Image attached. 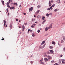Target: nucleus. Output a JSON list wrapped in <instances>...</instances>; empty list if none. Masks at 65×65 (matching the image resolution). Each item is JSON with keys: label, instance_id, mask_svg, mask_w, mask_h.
<instances>
[{"label": "nucleus", "instance_id": "0e129e2a", "mask_svg": "<svg viewBox=\"0 0 65 65\" xmlns=\"http://www.w3.org/2000/svg\"><path fill=\"white\" fill-rule=\"evenodd\" d=\"M24 15H26V13H24Z\"/></svg>", "mask_w": 65, "mask_h": 65}, {"label": "nucleus", "instance_id": "7c9ffc66", "mask_svg": "<svg viewBox=\"0 0 65 65\" xmlns=\"http://www.w3.org/2000/svg\"><path fill=\"white\" fill-rule=\"evenodd\" d=\"M42 61H43V59L42 58V59H41L40 60V61H41V62H42Z\"/></svg>", "mask_w": 65, "mask_h": 65}, {"label": "nucleus", "instance_id": "8fccbe9b", "mask_svg": "<svg viewBox=\"0 0 65 65\" xmlns=\"http://www.w3.org/2000/svg\"><path fill=\"white\" fill-rule=\"evenodd\" d=\"M33 25H34V26H35V25H36V24H33Z\"/></svg>", "mask_w": 65, "mask_h": 65}, {"label": "nucleus", "instance_id": "72a5a7b5", "mask_svg": "<svg viewBox=\"0 0 65 65\" xmlns=\"http://www.w3.org/2000/svg\"><path fill=\"white\" fill-rule=\"evenodd\" d=\"M47 10H50V8H47Z\"/></svg>", "mask_w": 65, "mask_h": 65}, {"label": "nucleus", "instance_id": "aec40b11", "mask_svg": "<svg viewBox=\"0 0 65 65\" xmlns=\"http://www.w3.org/2000/svg\"><path fill=\"white\" fill-rule=\"evenodd\" d=\"M25 27H23V29H22L23 31H24V30H25Z\"/></svg>", "mask_w": 65, "mask_h": 65}, {"label": "nucleus", "instance_id": "5fc2aeb1", "mask_svg": "<svg viewBox=\"0 0 65 65\" xmlns=\"http://www.w3.org/2000/svg\"><path fill=\"white\" fill-rule=\"evenodd\" d=\"M51 2L52 3H53V1H51Z\"/></svg>", "mask_w": 65, "mask_h": 65}, {"label": "nucleus", "instance_id": "6e6d98bb", "mask_svg": "<svg viewBox=\"0 0 65 65\" xmlns=\"http://www.w3.org/2000/svg\"><path fill=\"white\" fill-rule=\"evenodd\" d=\"M7 7H10V6H9V5H7Z\"/></svg>", "mask_w": 65, "mask_h": 65}, {"label": "nucleus", "instance_id": "b1692460", "mask_svg": "<svg viewBox=\"0 0 65 65\" xmlns=\"http://www.w3.org/2000/svg\"><path fill=\"white\" fill-rule=\"evenodd\" d=\"M44 57L45 58H46V57H47V55H46L45 54L44 55Z\"/></svg>", "mask_w": 65, "mask_h": 65}, {"label": "nucleus", "instance_id": "09e8293b", "mask_svg": "<svg viewBox=\"0 0 65 65\" xmlns=\"http://www.w3.org/2000/svg\"><path fill=\"white\" fill-rule=\"evenodd\" d=\"M55 64L56 65H58V63H55Z\"/></svg>", "mask_w": 65, "mask_h": 65}, {"label": "nucleus", "instance_id": "6ab92c4d", "mask_svg": "<svg viewBox=\"0 0 65 65\" xmlns=\"http://www.w3.org/2000/svg\"><path fill=\"white\" fill-rule=\"evenodd\" d=\"M39 11H40V10H39L37 11L36 13H39Z\"/></svg>", "mask_w": 65, "mask_h": 65}, {"label": "nucleus", "instance_id": "f03ea898", "mask_svg": "<svg viewBox=\"0 0 65 65\" xmlns=\"http://www.w3.org/2000/svg\"><path fill=\"white\" fill-rule=\"evenodd\" d=\"M33 9V7H32L29 9V12H30L31 11H32V10Z\"/></svg>", "mask_w": 65, "mask_h": 65}, {"label": "nucleus", "instance_id": "f257e3e1", "mask_svg": "<svg viewBox=\"0 0 65 65\" xmlns=\"http://www.w3.org/2000/svg\"><path fill=\"white\" fill-rule=\"evenodd\" d=\"M49 51L51 54H53L54 53L53 50H50Z\"/></svg>", "mask_w": 65, "mask_h": 65}, {"label": "nucleus", "instance_id": "6e6552de", "mask_svg": "<svg viewBox=\"0 0 65 65\" xmlns=\"http://www.w3.org/2000/svg\"><path fill=\"white\" fill-rule=\"evenodd\" d=\"M49 6H52V4L51 3V1H50L49 3Z\"/></svg>", "mask_w": 65, "mask_h": 65}, {"label": "nucleus", "instance_id": "a19ab883", "mask_svg": "<svg viewBox=\"0 0 65 65\" xmlns=\"http://www.w3.org/2000/svg\"><path fill=\"white\" fill-rule=\"evenodd\" d=\"M5 25H6V24H5V23L4 24V27H5Z\"/></svg>", "mask_w": 65, "mask_h": 65}, {"label": "nucleus", "instance_id": "4be33fe9", "mask_svg": "<svg viewBox=\"0 0 65 65\" xmlns=\"http://www.w3.org/2000/svg\"><path fill=\"white\" fill-rule=\"evenodd\" d=\"M46 16L47 17H49V14L47 13L46 14Z\"/></svg>", "mask_w": 65, "mask_h": 65}, {"label": "nucleus", "instance_id": "7ed1b4c3", "mask_svg": "<svg viewBox=\"0 0 65 65\" xmlns=\"http://www.w3.org/2000/svg\"><path fill=\"white\" fill-rule=\"evenodd\" d=\"M53 25V24H51L50 25V26H49V27H48V28H49V29H51V28H52V26Z\"/></svg>", "mask_w": 65, "mask_h": 65}, {"label": "nucleus", "instance_id": "2f4dec72", "mask_svg": "<svg viewBox=\"0 0 65 65\" xmlns=\"http://www.w3.org/2000/svg\"><path fill=\"white\" fill-rule=\"evenodd\" d=\"M10 28L12 27V25H11V24H10Z\"/></svg>", "mask_w": 65, "mask_h": 65}, {"label": "nucleus", "instance_id": "69168bd1", "mask_svg": "<svg viewBox=\"0 0 65 65\" xmlns=\"http://www.w3.org/2000/svg\"><path fill=\"white\" fill-rule=\"evenodd\" d=\"M43 46H44H44H45V44H44Z\"/></svg>", "mask_w": 65, "mask_h": 65}, {"label": "nucleus", "instance_id": "cd10ccee", "mask_svg": "<svg viewBox=\"0 0 65 65\" xmlns=\"http://www.w3.org/2000/svg\"><path fill=\"white\" fill-rule=\"evenodd\" d=\"M9 2H8L7 3V5H9Z\"/></svg>", "mask_w": 65, "mask_h": 65}, {"label": "nucleus", "instance_id": "f8f14e48", "mask_svg": "<svg viewBox=\"0 0 65 65\" xmlns=\"http://www.w3.org/2000/svg\"><path fill=\"white\" fill-rule=\"evenodd\" d=\"M46 21V20H44L43 21V22L42 23V24H44V23Z\"/></svg>", "mask_w": 65, "mask_h": 65}, {"label": "nucleus", "instance_id": "5701e85b", "mask_svg": "<svg viewBox=\"0 0 65 65\" xmlns=\"http://www.w3.org/2000/svg\"><path fill=\"white\" fill-rule=\"evenodd\" d=\"M64 42V41L63 40H61V43H63Z\"/></svg>", "mask_w": 65, "mask_h": 65}, {"label": "nucleus", "instance_id": "3c124183", "mask_svg": "<svg viewBox=\"0 0 65 65\" xmlns=\"http://www.w3.org/2000/svg\"><path fill=\"white\" fill-rule=\"evenodd\" d=\"M30 63H33V61H31L30 62Z\"/></svg>", "mask_w": 65, "mask_h": 65}, {"label": "nucleus", "instance_id": "58836bf2", "mask_svg": "<svg viewBox=\"0 0 65 65\" xmlns=\"http://www.w3.org/2000/svg\"><path fill=\"white\" fill-rule=\"evenodd\" d=\"M2 40H4V39L3 38H2Z\"/></svg>", "mask_w": 65, "mask_h": 65}, {"label": "nucleus", "instance_id": "338daca9", "mask_svg": "<svg viewBox=\"0 0 65 65\" xmlns=\"http://www.w3.org/2000/svg\"><path fill=\"white\" fill-rule=\"evenodd\" d=\"M5 22V20H4V22Z\"/></svg>", "mask_w": 65, "mask_h": 65}, {"label": "nucleus", "instance_id": "774afa93", "mask_svg": "<svg viewBox=\"0 0 65 65\" xmlns=\"http://www.w3.org/2000/svg\"><path fill=\"white\" fill-rule=\"evenodd\" d=\"M30 32H32V30H31L30 31Z\"/></svg>", "mask_w": 65, "mask_h": 65}, {"label": "nucleus", "instance_id": "2eb2a0df", "mask_svg": "<svg viewBox=\"0 0 65 65\" xmlns=\"http://www.w3.org/2000/svg\"><path fill=\"white\" fill-rule=\"evenodd\" d=\"M57 2L58 3H60V1L59 0L57 1Z\"/></svg>", "mask_w": 65, "mask_h": 65}, {"label": "nucleus", "instance_id": "f704fd0d", "mask_svg": "<svg viewBox=\"0 0 65 65\" xmlns=\"http://www.w3.org/2000/svg\"><path fill=\"white\" fill-rule=\"evenodd\" d=\"M31 28H34V26L33 25L31 26Z\"/></svg>", "mask_w": 65, "mask_h": 65}, {"label": "nucleus", "instance_id": "4c0bfd02", "mask_svg": "<svg viewBox=\"0 0 65 65\" xmlns=\"http://www.w3.org/2000/svg\"><path fill=\"white\" fill-rule=\"evenodd\" d=\"M61 63V61L60 60L59 61V63L60 64Z\"/></svg>", "mask_w": 65, "mask_h": 65}, {"label": "nucleus", "instance_id": "bb28decb", "mask_svg": "<svg viewBox=\"0 0 65 65\" xmlns=\"http://www.w3.org/2000/svg\"><path fill=\"white\" fill-rule=\"evenodd\" d=\"M39 17H40V15H38L37 16V19H39Z\"/></svg>", "mask_w": 65, "mask_h": 65}, {"label": "nucleus", "instance_id": "4d7b16f0", "mask_svg": "<svg viewBox=\"0 0 65 65\" xmlns=\"http://www.w3.org/2000/svg\"><path fill=\"white\" fill-rule=\"evenodd\" d=\"M24 27V25H22V28Z\"/></svg>", "mask_w": 65, "mask_h": 65}, {"label": "nucleus", "instance_id": "e2e57ef3", "mask_svg": "<svg viewBox=\"0 0 65 65\" xmlns=\"http://www.w3.org/2000/svg\"><path fill=\"white\" fill-rule=\"evenodd\" d=\"M17 6H18V4H17V3H16V5H15Z\"/></svg>", "mask_w": 65, "mask_h": 65}, {"label": "nucleus", "instance_id": "423d86ee", "mask_svg": "<svg viewBox=\"0 0 65 65\" xmlns=\"http://www.w3.org/2000/svg\"><path fill=\"white\" fill-rule=\"evenodd\" d=\"M44 60H45V62H47V61H48V59L46 58H44Z\"/></svg>", "mask_w": 65, "mask_h": 65}, {"label": "nucleus", "instance_id": "de8ad7c7", "mask_svg": "<svg viewBox=\"0 0 65 65\" xmlns=\"http://www.w3.org/2000/svg\"><path fill=\"white\" fill-rule=\"evenodd\" d=\"M59 46H62V45L61 44H59Z\"/></svg>", "mask_w": 65, "mask_h": 65}, {"label": "nucleus", "instance_id": "9b49d317", "mask_svg": "<svg viewBox=\"0 0 65 65\" xmlns=\"http://www.w3.org/2000/svg\"><path fill=\"white\" fill-rule=\"evenodd\" d=\"M44 43H45V41H43L42 42V43H41V45H42V44H44Z\"/></svg>", "mask_w": 65, "mask_h": 65}, {"label": "nucleus", "instance_id": "13d9d810", "mask_svg": "<svg viewBox=\"0 0 65 65\" xmlns=\"http://www.w3.org/2000/svg\"><path fill=\"white\" fill-rule=\"evenodd\" d=\"M42 48H43V47H44V46H42Z\"/></svg>", "mask_w": 65, "mask_h": 65}, {"label": "nucleus", "instance_id": "412c9836", "mask_svg": "<svg viewBox=\"0 0 65 65\" xmlns=\"http://www.w3.org/2000/svg\"><path fill=\"white\" fill-rule=\"evenodd\" d=\"M50 9L51 10H52V9H53V7H52V6H51L50 7Z\"/></svg>", "mask_w": 65, "mask_h": 65}, {"label": "nucleus", "instance_id": "a18cd8bd", "mask_svg": "<svg viewBox=\"0 0 65 65\" xmlns=\"http://www.w3.org/2000/svg\"><path fill=\"white\" fill-rule=\"evenodd\" d=\"M10 1H11V0H9V3H10Z\"/></svg>", "mask_w": 65, "mask_h": 65}, {"label": "nucleus", "instance_id": "f3484780", "mask_svg": "<svg viewBox=\"0 0 65 65\" xmlns=\"http://www.w3.org/2000/svg\"><path fill=\"white\" fill-rule=\"evenodd\" d=\"M62 37L63 38V40L65 41V37L64 36H63Z\"/></svg>", "mask_w": 65, "mask_h": 65}, {"label": "nucleus", "instance_id": "c85d7f7f", "mask_svg": "<svg viewBox=\"0 0 65 65\" xmlns=\"http://www.w3.org/2000/svg\"><path fill=\"white\" fill-rule=\"evenodd\" d=\"M49 15H52V13H50L49 14Z\"/></svg>", "mask_w": 65, "mask_h": 65}, {"label": "nucleus", "instance_id": "1a4fd4ad", "mask_svg": "<svg viewBox=\"0 0 65 65\" xmlns=\"http://www.w3.org/2000/svg\"><path fill=\"white\" fill-rule=\"evenodd\" d=\"M1 2L3 4V5H4V1H3L2 0Z\"/></svg>", "mask_w": 65, "mask_h": 65}, {"label": "nucleus", "instance_id": "393cba45", "mask_svg": "<svg viewBox=\"0 0 65 65\" xmlns=\"http://www.w3.org/2000/svg\"><path fill=\"white\" fill-rule=\"evenodd\" d=\"M61 60L62 61H65V60L63 59H61Z\"/></svg>", "mask_w": 65, "mask_h": 65}, {"label": "nucleus", "instance_id": "49530a36", "mask_svg": "<svg viewBox=\"0 0 65 65\" xmlns=\"http://www.w3.org/2000/svg\"><path fill=\"white\" fill-rule=\"evenodd\" d=\"M17 3H13V4H14V5H15Z\"/></svg>", "mask_w": 65, "mask_h": 65}, {"label": "nucleus", "instance_id": "bf43d9fd", "mask_svg": "<svg viewBox=\"0 0 65 65\" xmlns=\"http://www.w3.org/2000/svg\"><path fill=\"white\" fill-rule=\"evenodd\" d=\"M34 17L35 18H36V15H34Z\"/></svg>", "mask_w": 65, "mask_h": 65}, {"label": "nucleus", "instance_id": "20e7f679", "mask_svg": "<svg viewBox=\"0 0 65 65\" xmlns=\"http://www.w3.org/2000/svg\"><path fill=\"white\" fill-rule=\"evenodd\" d=\"M10 9L11 10L12 9H14V7L13 6L12 7H10Z\"/></svg>", "mask_w": 65, "mask_h": 65}, {"label": "nucleus", "instance_id": "79ce46f5", "mask_svg": "<svg viewBox=\"0 0 65 65\" xmlns=\"http://www.w3.org/2000/svg\"><path fill=\"white\" fill-rule=\"evenodd\" d=\"M63 56V55H60V57H62Z\"/></svg>", "mask_w": 65, "mask_h": 65}, {"label": "nucleus", "instance_id": "603ef678", "mask_svg": "<svg viewBox=\"0 0 65 65\" xmlns=\"http://www.w3.org/2000/svg\"><path fill=\"white\" fill-rule=\"evenodd\" d=\"M63 51H65V47L63 49Z\"/></svg>", "mask_w": 65, "mask_h": 65}, {"label": "nucleus", "instance_id": "0eeeda50", "mask_svg": "<svg viewBox=\"0 0 65 65\" xmlns=\"http://www.w3.org/2000/svg\"><path fill=\"white\" fill-rule=\"evenodd\" d=\"M52 44H54V45H55V43H56V42L55 41H52Z\"/></svg>", "mask_w": 65, "mask_h": 65}, {"label": "nucleus", "instance_id": "a211bd4d", "mask_svg": "<svg viewBox=\"0 0 65 65\" xmlns=\"http://www.w3.org/2000/svg\"><path fill=\"white\" fill-rule=\"evenodd\" d=\"M39 48H40V49H42V46H39Z\"/></svg>", "mask_w": 65, "mask_h": 65}, {"label": "nucleus", "instance_id": "473e14b6", "mask_svg": "<svg viewBox=\"0 0 65 65\" xmlns=\"http://www.w3.org/2000/svg\"><path fill=\"white\" fill-rule=\"evenodd\" d=\"M38 8H40V5H39L37 6Z\"/></svg>", "mask_w": 65, "mask_h": 65}, {"label": "nucleus", "instance_id": "052dcab7", "mask_svg": "<svg viewBox=\"0 0 65 65\" xmlns=\"http://www.w3.org/2000/svg\"><path fill=\"white\" fill-rule=\"evenodd\" d=\"M32 37H34V35H32Z\"/></svg>", "mask_w": 65, "mask_h": 65}, {"label": "nucleus", "instance_id": "4468645a", "mask_svg": "<svg viewBox=\"0 0 65 65\" xmlns=\"http://www.w3.org/2000/svg\"><path fill=\"white\" fill-rule=\"evenodd\" d=\"M58 9H55L54 10V11L55 12H56V11H58Z\"/></svg>", "mask_w": 65, "mask_h": 65}, {"label": "nucleus", "instance_id": "dca6fc26", "mask_svg": "<svg viewBox=\"0 0 65 65\" xmlns=\"http://www.w3.org/2000/svg\"><path fill=\"white\" fill-rule=\"evenodd\" d=\"M47 53L48 54H51L50 52L49 51H47Z\"/></svg>", "mask_w": 65, "mask_h": 65}, {"label": "nucleus", "instance_id": "680f3d73", "mask_svg": "<svg viewBox=\"0 0 65 65\" xmlns=\"http://www.w3.org/2000/svg\"><path fill=\"white\" fill-rule=\"evenodd\" d=\"M9 15V13H8V15Z\"/></svg>", "mask_w": 65, "mask_h": 65}, {"label": "nucleus", "instance_id": "ddd939ff", "mask_svg": "<svg viewBox=\"0 0 65 65\" xmlns=\"http://www.w3.org/2000/svg\"><path fill=\"white\" fill-rule=\"evenodd\" d=\"M49 47H50V48L51 49H52L53 48H54V47L53 46H49Z\"/></svg>", "mask_w": 65, "mask_h": 65}, {"label": "nucleus", "instance_id": "c756f323", "mask_svg": "<svg viewBox=\"0 0 65 65\" xmlns=\"http://www.w3.org/2000/svg\"><path fill=\"white\" fill-rule=\"evenodd\" d=\"M62 63L63 64H65V62H64L63 61H62Z\"/></svg>", "mask_w": 65, "mask_h": 65}, {"label": "nucleus", "instance_id": "9d476101", "mask_svg": "<svg viewBox=\"0 0 65 65\" xmlns=\"http://www.w3.org/2000/svg\"><path fill=\"white\" fill-rule=\"evenodd\" d=\"M49 29V28L48 27H46L45 28V31H47V30H48V29Z\"/></svg>", "mask_w": 65, "mask_h": 65}, {"label": "nucleus", "instance_id": "a878e982", "mask_svg": "<svg viewBox=\"0 0 65 65\" xmlns=\"http://www.w3.org/2000/svg\"><path fill=\"white\" fill-rule=\"evenodd\" d=\"M55 6V4H54L52 5V6L53 7H54Z\"/></svg>", "mask_w": 65, "mask_h": 65}, {"label": "nucleus", "instance_id": "ea45409f", "mask_svg": "<svg viewBox=\"0 0 65 65\" xmlns=\"http://www.w3.org/2000/svg\"><path fill=\"white\" fill-rule=\"evenodd\" d=\"M25 24V25H27V23H24Z\"/></svg>", "mask_w": 65, "mask_h": 65}, {"label": "nucleus", "instance_id": "e433bc0d", "mask_svg": "<svg viewBox=\"0 0 65 65\" xmlns=\"http://www.w3.org/2000/svg\"><path fill=\"white\" fill-rule=\"evenodd\" d=\"M30 31V29H28V33H29V31Z\"/></svg>", "mask_w": 65, "mask_h": 65}, {"label": "nucleus", "instance_id": "c9c22d12", "mask_svg": "<svg viewBox=\"0 0 65 65\" xmlns=\"http://www.w3.org/2000/svg\"><path fill=\"white\" fill-rule=\"evenodd\" d=\"M37 32H38V33H39V32H40V30H38L37 31Z\"/></svg>", "mask_w": 65, "mask_h": 65}, {"label": "nucleus", "instance_id": "c03bdc74", "mask_svg": "<svg viewBox=\"0 0 65 65\" xmlns=\"http://www.w3.org/2000/svg\"><path fill=\"white\" fill-rule=\"evenodd\" d=\"M42 19H45V17H44V16L43 17H42Z\"/></svg>", "mask_w": 65, "mask_h": 65}, {"label": "nucleus", "instance_id": "39448f33", "mask_svg": "<svg viewBox=\"0 0 65 65\" xmlns=\"http://www.w3.org/2000/svg\"><path fill=\"white\" fill-rule=\"evenodd\" d=\"M47 57H48V59H52V57H51L50 56H48Z\"/></svg>", "mask_w": 65, "mask_h": 65}, {"label": "nucleus", "instance_id": "37998d69", "mask_svg": "<svg viewBox=\"0 0 65 65\" xmlns=\"http://www.w3.org/2000/svg\"><path fill=\"white\" fill-rule=\"evenodd\" d=\"M51 62L52 63H54V60H52L51 61Z\"/></svg>", "mask_w": 65, "mask_h": 65}, {"label": "nucleus", "instance_id": "864d4df0", "mask_svg": "<svg viewBox=\"0 0 65 65\" xmlns=\"http://www.w3.org/2000/svg\"><path fill=\"white\" fill-rule=\"evenodd\" d=\"M16 21H18V19H16Z\"/></svg>", "mask_w": 65, "mask_h": 65}]
</instances>
